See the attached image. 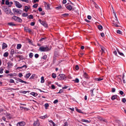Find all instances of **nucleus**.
<instances>
[{
    "instance_id": "54",
    "label": "nucleus",
    "mask_w": 126,
    "mask_h": 126,
    "mask_svg": "<svg viewBox=\"0 0 126 126\" xmlns=\"http://www.w3.org/2000/svg\"><path fill=\"white\" fill-rule=\"evenodd\" d=\"M20 0L23 2H24L26 3H28L29 2L28 0Z\"/></svg>"
},
{
    "instance_id": "35",
    "label": "nucleus",
    "mask_w": 126,
    "mask_h": 126,
    "mask_svg": "<svg viewBox=\"0 0 126 126\" xmlns=\"http://www.w3.org/2000/svg\"><path fill=\"white\" fill-rule=\"evenodd\" d=\"M119 94L121 95H122L123 96H124L125 95V94H124V92L122 91H120Z\"/></svg>"
},
{
    "instance_id": "30",
    "label": "nucleus",
    "mask_w": 126,
    "mask_h": 126,
    "mask_svg": "<svg viewBox=\"0 0 126 126\" xmlns=\"http://www.w3.org/2000/svg\"><path fill=\"white\" fill-rule=\"evenodd\" d=\"M43 76H42L41 77V83H43L44 82L45 80Z\"/></svg>"
},
{
    "instance_id": "51",
    "label": "nucleus",
    "mask_w": 126,
    "mask_h": 126,
    "mask_svg": "<svg viewBox=\"0 0 126 126\" xmlns=\"http://www.w3.org/2000/svg\"><path fill=\"white\" fill-rule=\"evenodd\" d=\"M113 24L114 26L116 27H118L119 26L118 25L115 23H113Z\"/></svg>"
},
{
    "instance_id": "28",
    "label": "nucleus",
    "mask_w": 126,
    "mask_h": 126,
    "mask_svg": "<svg viewBox=\"0 0 126 126\" xmlns=\"http://www.w3.org/2000/svg\"><path fill=\"white\" fill-rule=\"evenodd\" d=\"M45 7L46 9H50L49 5V4H46L45 5Z\"/></svg>"
},
{
    "instance_id": "55",
    "label": "nucleus",
    "mask_w": 126,
    "mask_h": 126,
    "mask_svg": "<svg viewBox=\"0 0 126 126\" xmlns=\"http://www.w3.org/2000/svg\"><path fill=\"white\" fill-rule=\"evenodd\" d=\"M111 92H114L115 91V89L114 88H112L111 89Z\"/></svg>"
},
{
    "instance_id": "21",
    "label": "nucleus",
    "mask_w": 126,
    "mask_h": 126,
    "mask_svg": "<svg viewBox=\"0 0 126 126\" xmlns=\"http://www.w3.org/2000/svg\"><path fill=\"white\" fill-rule=\"evenodd\" d=\"M24 30L27 32H30L31 31V30L30 29L28 28L27 27H25L24 28Z\"/></svg>"
},
{
    "instance_id": "4",
    "label": "nucleus",
    "mask_w": 126,
    "mask_h": 126,
    "mask_svg": "<svg viewBox=\"0 0 126 126\" xmlns=\"http://www.w3.org/2000/svg\"><path fill=\"white\" fill-rule=\"evenodd\" d=\"M12 18L16 22L20 23L22 22V19L20 17L17 16H14L12 17Z\"/></svg>"
},
{
    "instance_id": "31",
    "label": "nucleus",
    "mask_w": 126,
    "mask_h": 126,
    "mask_svg": "<svg viewBox=\"0 0 126 126\" xmlns=\"http://www.w3.org/2000/svg\"><path fill=\"white\" fill-rule=\"evenodd\" d=\"M9 55V53L7 52L4 53L3 54V56L5 57H7Z\"/></svg>"
},
{
    "instance_id": "38",
    "label": "nucleus",
    "mask_w": 126,
    "mask_h": 126,
    "mask_svg": "<svg viewBox=\"0 0 126 126\" xmlns=\"http://www.w3.org/2000/svg\"><path fill=\"white\" fill-rule=\"evenodd\" d=\"M62 16L64 17H66L69 16V14H68L65 13L62 15Z\"/></svg>"
},
{
    "instance_id": "14",
    "label": "nucleus",
    "mask_w": 126,
    "mask_h": 126,
    "mask_svg": "<svg viewBox=\"0 0 126 126\" xmlns=\"http://www.w3.org/2000/svg\"><path fill=\"white\" fill-rule=\"evenodd\" d=\"M66 7L67 9L69 11L71 10L72 9V7L71 5H68L66 6Z\"/></svg>"
},
{
    "instance_id": "58",
    "label": "nucleus",
    "mask_w": 126,
    "mask_h": 126,
    "mask_svg": "<svg viewBox=\"0 0 126 126\" xmlns=\"http://www.w3.org/2000/svg\"><path fill=\"white\" fill-rule=\"evenodd\" d=\"M39 56V55L38 54H36L34 55V57L36 58H37Z\"/></svg>"
},
{
    "instance_id": "47",
    "label": "nucleus",
    "mask_w": 126,
    "mask_h": 126,
    "mask_svg": "<svg viewBox=\"0 0 126 126\" xmlns=\"http://www.w3.org/2000/svg\"><path fill=\"white\" fill-rule=\"evenodd\" d=\"M122 102L123 103H125L126 101V100L125 98H124L122 99Z\"/></svg>"
},
{
    "instance_id": "3",
    "label": "nucleus",
    "mask_w": 126,
    "mask_h": 126,
    "mask_svg": "<svg viewBox=\"0 0 126 126\" xmlns=\"http://www.w3.org/2000/svg\"><path fill=\"white\" fill-rule=\"evenodd\" d=\"M57 78L59 80H66V77L64 74H60L57 76Z\"/></svg>"
},
{
    "instance_id": "52",
    "label": "nucleus",
    "mask_w": 126,
    "mask_h": 126,
    "mask_svg": "<svg viewBox=\"0 0 126 126\" xmlns=\"http://www.w3.org/2000/svg\"><path fill=\"white\" fill-rule=\"evenodd\" d=\"M4 70L2 68H0V73L2 74L3 73V71Z\"/></svg>"
},
{
    "instance_id": "29",
    "label": "nucleus",
    "mask_w": 126,
    "mask_h": 126,
    "mask_svg": "<svg viewBox=\"0 0 126 126\" xmlns=\"http://www.w3.org/2000/svg\"><path fill=\"white\" fill-rule=\"evenodd\" d=\"M30 94L34 96H36L37 95V94L34 92H32Z\"/></svg>"
},
{
    "instance_id": "10",
    "label": "nucleus",
    "mask_w": 126,
    "mask_h": 126,
    "mask_svg": "<svg viewBox=\"0 0 126 126\" xmlns=\"http://www.w3.org/2000/svg\"><path fill=\"white\" fill-rule=\"evenodd\" d=\"M8 66L7 67L8 68H10L11 66H12L13 65V63H11V62H9L7 63Z\"/></svg>"
},
{
    "instance_id": "53",
    "label": "nucleus",
    "mask_w": 126,
    "mask_h": 126,
    "mask_svg": "<svg viewBox=\"0 0 126 126\" xmlns=\"http://www.w3.org/2000/svg\"><path fill=\"white\" fill-rule=\"evenodd\" d=\"M38 4H34L32 6L34 8H36L38 6Z\"/></svg>"
},
{
    "instance_id": "45",
    "label": "nucleus",
    "mask_w": 126,
    "mask_h": 126,
    "mask_svg": "<svg viewBox=\"0 0 126 126\" xmlns=\"http://www.w3.org/2000/svg\"><path fill=\"white\" fill-rule=\"evenodd\" d=\"M102 26L101 25H99L98 26V28L99 30L101 29L102 28Z\"/></svg>"
},
{
    "instance_id": "1",
    "label": "nucleus",
    "mask_w": 126,
    "mask_h": 126,
    "mask_svg": "<svg viewBox=\"0 0 126 126\" xmlns=\"http://www.w3.org/2000/svg\"><path fill=\"white\" fill-rule=\"evenodd\" d=\"M2 9L7 14H10L11 15H13V14L11 12V9L7 6H3L2 7Z\"/></svg>"
},
{
    "instance_id": "49",
    "label": "nucleus",
    "mask_w": 126,
    "mask_h": 126,
    "mask_svg": "<svg viewBox=\"0 0 126 126\" xmlns=\"http://www.w3.org/2000/svg\"><path fill=\"white\" fill-rule=\"evenodd\" d=\"M35 74H32L30 78V79H33L35 77Z\"/></svg>"
},
{
    "instance_id": "56",
    "label": "nucleus",
    "mask_w": 126,
    "mask_h": 126,
    "mask_svg": "<svg viewBox=\"0 0 126 126\" xmlns=\"http://www.w3.org/2000/svg\"><path fill=\"white\" fill-rule=\"evenodd\" d=\"M115 17L116 18L115 20L116 21V23H117L118 22V20L117 17L116 16V14L115 13Z\"/></svg>"
},
{
    "instance_id": "2",
    "label": "nucleus",
    "mask_w": 126,
    "mask_h": 126,
    "mask_svg": "<svg viewBox=\"0 0 126 126\" xmlns=\"http://www.w3.org/2000/svg\"><path fill=\"white\" fill-rule=\"evenodd\" d=\"M50 49H49L48 47L46 46L45 47L42 46L39 47V50L41 52H47L50 50Z\"/></svg>"
},
{
    "instance_id": "16",
    "label": "nucleus",
    "mask_w": 126,
    "mask_h": 126,
    "mask_svg": "<svg viewBox=\"0 0 126 126\" xmlns=\"http://www.w3.org/2000/svg\"><path fill=\"white\" fill-rule=\"evenodd\" d=\"M41 24L45 27H47V23L44 21L42 22Z\"/></svg>"
},
{
    "instance_id": "37",
    "label": "nucleus",
    "mask_w": 126,
    "mask_h": 126,
    "mask_svg": "<svg viewBox=\"0 0 126 126\" xmlns=\"http://www.w3.org/2000/svg\"><path fill=\"white\" fill-rule=\"evenodd\" d=\"M49 106V104L48 103H46L45 104V109H47V107Z\"/></svg>"
},
{
    "instance_id": "61",
    "label": "nucleus",
    "mask_w": 126,
    "mask_h": 126,
    "mask_svg": "<svg viewBox=\"0 0 126 126\" xmlns=\"http://www.w3.org/2000/svg\"><path fill=\"white\" fill-rule=\"evenodd\" d=\"M58 102V101L57 99L55 100L53 102V103L54 104H56Z\"/></svg>"
},
{
    "instance_id": "50",
    "label": "nucleus",
    "mask_w": 126,
    "mask_h": 126,
    "mask_svg": "<svg viewBox=\"0 0 126 126\" xmlns=\"http://www.w3.org/2000/svg\"><path fill=\"white\" fill-rule=\"evenodd\" d=\"M52 77L53 78H55L56 77V75L55 73H53L52 75Z\"/></svg>"
},
{
    "instance_id": "12",
    "label": "nucleus",
    "mask_w": 126,
    "mask_h": 126,
    "mask_svg": "<svg viewBox=\"0 0 126 126\" xmlns=\"http://www.w3.org/2000/svg\"><path fill=\"white\" fill-rule=\"evenodd\" d=\"M16 57L19 58L20 60H22L23 59V56L22 55H17L16 56Z\"/></svg>"
},
{
    "instance_id": "6",
    "label": "nucleus",
    "mask_w": 126,
    "mask_h": 126,
    "mask_svg": "<svg viewBox=\"0 0 126 126\" xmlns=\"http://www.w3.org/2000/svg\"><path fill=\"white\" fill-rule=\"evenodd\" d=\"M25 125V123L24 121H21L18 122L16 124L17 126H24Z\"/></svg>"
},
{
    "instance_id": "46",
    "label": "nucleus",
    "mask_w": 126,
    "mask_h": 126,
    "mask_svg": "<svg viewBox=\"0 0 126 126\" xmlns=\"http://www.w3.org/2000/svg\"><path fill=\"white\" fill-rule=\"evenodd\" d=\"M76 111L80 113H82L81 110L79 109H76Z\"/></svg>"
},
{
    "instance_id": "48",
    "label": "nucleus",
    "mask_w": 126,
    "mask_h": 126,
    "mask_svg": "<svg viewBox=\"0 0 126 126\" xmlns=\"http://www.w3.org/2000/svg\"><path fill=\"white\" fill-rule=\"evenodd\" d=\"M47 58V56L46 55H45L43 56V57H42V58L44 59L45 60Z\"/></svg>"
},
{
    "instance_id": "42",
    "label": "nucleus",
    "mask_w": 126,
    "mask_h": 126,
    "mask_svg": "<svg viewBox=\"0 0 126 126\" xmlns=\"http://www.w3.org/2000/svg\"><path fill=\"white\" fill-rule=\"evenodd\" d=\"M95 8L98 10H99L100 9L98 5L95 3Z\"/></svg>"
},
{
    "instance_id": "43",
    "label": "nucleus",
    "mask_w": 126,
    "mask_h": 126,
    "mask_svg": "<svg viewBox=\"0 0 126 126\" xmlns=\"http://www.w3.org/2000/svg\"><path fill=\"white\" fill-rule=\"evenodd\" d=\"M117 33L119 34H121L122 33V32L119 30H117Z\"/></svg>"
},
{
    "instance_id": "27",
    "label": "nucleus",
    "mask_w": 126,
    "mask_h": 126,
    "mask_svg": "<svg viewBox=\"0 0 126 126\" xmlns=\"http://www.w3.org/2000/svg\"><path fill=\"white\" fill-rule=\"evenodd\" d=\"M22 45L20 44H17L16 48L17 49H20Z\"/></svg>"
},
{
    "instance_id": "40",
    "label": "nucleus",
    "mask_w": 126,
    "mask_h": 126,
    "mask_svg": "<svg viewBox=\"0 0 126 126\" xmlns=\"http://www.w3.org/2000/svg\"><path fill=\"white\" fill-rule=\"evenodd\" d=\"M33 18V17L32 15H30L28 16V18L29 19H32Z\"/></svg>"
},
{
    "instance_id": "34",
    "label": "nucleus",
    "mask_w": 126,
    "mask_h": 126,
    "mask_svg": "<svg viewBox=\"0 0 126 126\" xmlns=\"http://www.w3.org/2000/svg\"><path fill=\"white\" fill-rule=\"evenodd\" d=\"M8 90H10L11 91H12L13 90H19V89L18 88H16V89H14L12 88H9L8 89Z\"/></svg>"
},
{
    "instance_id": "11",
    "label": "nucleus",
    "mask_w": 126,
    "mask_h": 126,
    "mask_svg": "<svg viewBox=\"0 0 126 126\" xmlns=\"http://www.w3.org/2000/svg\"><path fill=\"white\" fill-rule=\"evenodd\" d=\"M31 73H28L26 74V75L25 76H24V77L26 79H28L29 78V77L31 76Z\"/></svg>"
},
{
    "instance_id": "26",
    "label": "nucleus",
    "mask_w": 126,
    "mask_h": 126,
    "mask_svg": "<svg viewBox=\"0 0 126 126\" xmlns=\"http://www.w3.org/2000/svg\"><path fill=\"white\" fill-rule=\"evenodd\" d=\"M14 53V50L13 49H12L11 50V51L10 52V53L11 55H12V56H13V55Z\"/></svg>"
},
{
    "instance_id": "62",
    "label": "nucleus",
    "mask_w": 126,
    "mask_h": 126,
    "mask_svg": "<svg viewBox=\"0 0 126 126\" xmlns=\"http://www.w3.org/2000/svg\"><path fill=\"white\" fill-rule=\"evenodd\" d=\"M75 68L77 70H78L79 69V67L78 65H77L76 66Z\"/></svg>"
},
{
    "instance_id": "13",
    "label": "nucleus",
    "mask_w": 126,
    "mask_h": 126,
    "mask_svg": "<svg viewBox=\"0 0 126 126\" xmlns=\"http://www.w3.org/2000/svg\"><path fill=\"white\" fill-rule=\"evenodd\" d=\"M7 45L6 44L3 43L2 44V49H4L7 48Z\"/></svg>"
},
{
    "instance_id": "24",
    "label": "nucleus",
    "mask_w": 126,
    "mask_h": 126,
    "mask_svg": "<svg viewBox=\"0 0 126 126\" xmlns=\"http://www.w3.org/2000/svg\"><path fill=\"white\" fill-rule=\"evenodd\" d=\"M101 48L102 50L101 54H102L103 53H105V48L104 47H102V46H101Z\"/></svg>"
},
{
    "instance_id": "57",
    "label": "nucleus",
    "mask_w": 126,
    "mask_h": 126,
    "mask_svg": "<svg viewBox=\"0 0 126 126\" xmlns=\"http://www.w3.org/2000/svg\"><path fill=\"white\" fill-rule=\"evenodd\" d=\"M10 83H13L14 82V81L13 79H10Z\"/></svg>"
},
{
    "instance_id": "5",
    "label": "nucleus",
    "mask_w": 126,
    "mask_h": 126,
    "mask_svg": "<svg viewBox=\"0 0 126 126\" xmlns=\"http://www.w3.org/2000/svg\"><path fill=\"white\" fill-rule=\"evenodd\" d=\"M13 10L14 14L17 13L21 14L22 13V11L20 9L14 8L13 9Z\"/></svg>"
},
{
    "instance_id": "63",
    "label": "nucleus",
    "mask_w": 126,
    "mask_h": 126,
    "mask_svg": "<svg viewBox=\"0 0 126 126\" xmlns=\"http://www.w3.org/2000/svg\"><path fill=\"white\" fill-rule=\"evenodd\" d=\"M100 35L102 37L104 36V34L103 32L101 33Z\"/></svg>"
},
{
    "instance_id": "9",
    "label": "nucleus",
    "mask_w": 126,
    "mask_h": 126,
    "mask_svg": "<svg viewBox=\"0 0 126 126\" xmlns=\"http://www.w3.org/2000/svg\"><path fill=\"white\" fill-rule=\"evenodd\" d=\"M40 125L39 123L38 120L34 122L33 124V126H39Z\"/></svg>"
},
{
    "instance_id": "17",
    "label": "nucleus",
    "mask_w": 126,
    "mask_h": 126,
    "mask_svg": "<svg viewBox=\"0 0 126 126\" xmlns=\"http://www.w3.org/2000/svg\"><path fill=\"white\" fill-rule=\"evenodd\" d=\"M83 76L85 78L88 79L89 78V76L87 74L86 72H84V73Z\"/></svg>"
},
{
    "instance_id": "8",
    "label": "nucleus",
    "mask_w": 126,
    "mask_h": 126,
    "mask_svg": "<svg viewBox=\"0 0 126 126\" xmlns=\"http://www.w3.org/2000/svg\"><path fill=\"white\" fill-rule=\"evenodd\" d=\"M15 3L16 6L18 8H20L22 7V5L18 1H15Z\"/></svg>"
},
{
    "instance_id": "18",
    "label": "nucleus",
    "mask_w": 126,
    "mask_h": 126,
    "mask_svg": "<svg viewBox=\"0 0 126 126\" xmlns=\"http://www.w3.org/2000/svg\"><path fill=\"white\" fill-rule=\"evenodd\" d=\"M103 79V78H95V81H100Z\"/></svg>"
},
{
    "instance_id": "23",
    "label": "nucleus",
    "mask_w": 126,
    "mask_h": 126,
    "mask_svg": "<svg viewBox=\"0 0 126 126\" xmlns=\"http://www.w3.org/2000/svg\"><path fill=\"white\" fill-rule=\"evenodd\" d=\"M16 73H14L13 74L11 73L10 74H8V75L10 76V77H13L14 76H16Z\"/></svg>"
},
{
    "instance_id": "36",
    "label": "nucleus",
    "mask_w": 126,
    "mask_h": 126,
    "mask_svg": "<svg viewBox=\"0 0 126 126\" xmlns=\"http://www.w3.org/2000/svg\"><path fill=\"white\" fill-rule=\"evenodd\" d=\"M96 43L95 42V46L97 45L98 47H99V46H100L101 47V46L100 45L98 42L96 40Z\"/></svg>"
},
{
    "instance_id": "39",
    "label": "nucleus",
    "mask_w": 126,
    "mask_h": 126,
    "mask_svg": "<svg viewBox=\"0 0 126 126\" xmlns=\"http://www.w3.org/2000/svg\"><path fill=\"white\" fill-rule=\"evenodd\" d=\"M28 15V14L27 13H24L22 15V16L23 17H26Z\"/></svg>"
},
{
    "instance_id": "7",
    "label": "nucleus",
    "mask_w": 126,
    "mask_h": 126,
    "mask_svg": "<svg viewBox=\"0 0 126 126\" xmlns=\"http://www.w3.org/2000/svg\"><path fill=\"white\" fill-rule=\"evenodd\" d=\"M16 80H17L18 81H19L20 82H21L22 83H24L25 84H28V83L27 82L24 81L22 79L19 78H15Z\"/></svg>"
},
{
    "instance_id": "33",
    "label": "nucleus",
    "mask_w": 126,
    "mask_h": 126,
    "mask_svg": "<svg viewBox=\"0 0 126 126\" xmlns=\"http://www.w3.org/2000/svg\"><path fill=\"white\" fill-rule=\"evenodd\" d=\"M46 37L43 38H42L40 40V41L42 42L45 41V40H46Z\"/></svg>"
},
{
    "instance_id": "19",
    "label": "nucleus",
    "mask_w": 126,
    "mask_h": 126,
    "mask_svg": "<svg viewBox=\"0 0 126 126\" xmlns=\"http://www.w3.org/2000/svg\"><path fill=\"white\" fill-rule=\"evenodd\" d=\"M5 4L7 5H8L9 7H11V5H10V3L8 0H6L5 1Z\"/></svg>"
},
{
    "instance_id": "44",
    "label": "nucleus",
    "mask_w": 126,
    "mask_h": 126,
    "mask_svg": "<svg viewBox=\"0 0 126 126\" xmlns=\"http://www.w3.org/2000/svg\"><path fill=\"white\" fill-rule=\"evenodd\" d=\"M75 82H76L78 83L79 82V80L78 78H76L74 80Z\"/></svg>"
},
{
    "instance_id": "32",
    "label": "nucleus",
    "mask_w": 126,
    "mask_h": 126,
    "mask_svg": "<svg viewBox=\"0 0 126 126\" xmlns=\"http://www.w3.org/2000/svg\"><path fill=\"white\" fill-rule=\"evenodd\" d=\"M29 9V8H28V7L27 6H25L24 11L25 12H27L28 11Z\"/></svg>"
},
{
    "instance_id": "22",
    "label": "nucleus",
    "mask_w": 126,
    "mask_h": 126,
    "mask_svg": "<svg viewBox=\"0 0 126 126\" xmlns=\"http://www.w3.org/2000/svg\"><path fill=\"white\" fill-rule=\"evenodd\" d=\"M8 24V25L11 26H15L16 25V24H14L13 22H12L9 23Z\"/></svg>"
},
{
    "instance_id": "20",
    "label": "nucleus",
    "mask_w": 126,
    "mask_h": 126,
    "mask_svg": "<svg viewBox=\"0 0 126 126\" xmlns=\"http://www.w3.org/2000/svg\"><path fill=\"white\" fill-rule=\"evenodd\" d=\"M117 95H113L112 96L111 99L112 100H114L115 99H117Z\"/></svg>"
},
{
    "instance_id": "41",
    "label": "nucleus",
    "mask_w": 126,
    "mask_h": 126,
    "mask_svg": "<svg viewBox=\"0 0 126 126\" xmlns=\"http://www.w3.org/2000/svg\"><path fill=\"white\" fill-rule=\"evenodd\" d=\"M33 53H30L29 54V57L30 58H32L33 56Z\"/></svg>"
},
{
    "instance_id": "15",
    "label": "nucleus",
    "mask_w": 126,
    "mask_h": 126,
    "mask_svg": "<svg viewBox=\"0 0 126 126\" xmlns=\"http://www.w3.org/2000/svg\"><path fill=\"white\" fill-rule=\"evenodd\" d=\"M95 118L96 120L98 119L99 121L103 120V118L99 116H97Z\"/></svg>"
},
{
    "instance_id": "59",
    "label": "nucleus",
    "mask_w": 126,
    "mask_h": 126,
    "mask_svg": "<svg viewBox=\"0 0 126 126\" xmlns=\"http://www.w3.org/2000/svg\"><path fill=\"white\" fill-rule=\"evenodd\" d=\"M119 54L120 55H121L122 56H123L124 57H125L123 53H121V52H119Z\"/></svg>"
},
{
    "instance_id": "60",
    "label": "nucleus",
    "mask_w": 126,
    "mask_h": 126,
    "mask_svg": "<svg viewBox=\"0 0 126 126\" xmlns=\"http://www.w3.org/2000/svg\"><path fill=\"white\" fill-rule=\"evenodd\" d=\"M113 53L116 56H118L117 55V51H113Z\"/></svg>"
},
{
    "instance_id": "25",
    "label": "nucleus",
    "mask_w": 126,
    "mask_h": 126,
    "mask_svg": "<svg viewBox=\"0 0 126 126\" xmlns=\"http://www.w3.org/2000/svg\"><path fill=\"white\" fill-rule=\"evenodd\" d=\"M81 121L82 122H84L87 123H89L90 122V121H89L88 120L84 119H82L81 120Z\"/></svg>"
},
{
    "instance_id": "64",
    "label": "nucleus",
    "mask_w": 126,
    "mask_h": 126,
    "mask_svg": "<svg viewBox=\"0 0 126 126\" xmlns=\"http://www.w3.org/2000/svg\"><path fill=\"white\" fill-rule=\"evenodd\" d=\"M23 76V75L21 73H19L18 75V76L20 78H21Z\"/></svg>"
}]
</instances>
